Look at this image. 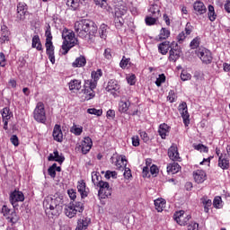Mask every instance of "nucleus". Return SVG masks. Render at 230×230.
Wrapping results in <instances>:
<instances>
[{
    "label": "nucleus",
    "mask_w": 230,
    "mask_h": 230,
    "mask_svg": "<svg viewBox=\"0 0 230 230\" xmlns=\"http://www.w3.org/2000/svg\"><path fill=\"white\" fill-rule=\"evenodd\" d=\"M68 87L70 91H80L82 89V81L78 79L71 80L68 83Z\"/></svg>",
    "instance_id": "473e14b6"
},
{
    "label": "nucleus",
    "mask_w": 230,
    "mask_h": 230,
    "mask_svg": "<svg viewBox=\"0 0 230 230\" xmlns=\"http://www.w3.org/2000/svg\"><path fill=\"white\" fill-rule=\"evenodd\" d=\"M46 54L49 57L51 64H55V46H53V41L45 42Z\"/></svg>",
    "instance_id": "6ab92c4d"
},
{
    "label": "nucleus",
    "mask_w": 230,
    "mask_h": 230,
    "mask_svg": "<svg viewBox=\"0 0 230 230\" xmlns=\"http://www.w3.org/2000/svg\"><path fill=\"white\" fill-rule=\"evenodd\" d=\"M77 213H84V203L78 202H70L65 208V215L68 218H75Z\"/></svg>",
    "instance_id": "39448f33"
},
{
    "label": "nucleus",
    "mask_w": 230,
    "mask_h": 230,
    "mask_svg": "<svg viewBox=\"0 0 230 230\" xmlns=\"http://www.w3.org/2000/svg\"><path fill=\"white\" fill-rule=\"evenodd\" d=\"M183 31L187 36L191 35V32L193 31V25H191L190 22H187L185 25V30Z\"/></svg>",
    "instance_id": "680f3d73"
},
{
    "label": "nucleus",
    "mask_w": 230,
    "mask_h": 230,
    "mask_svg": "<svg viewBox=\"0 0 230 230\" xmlns=\"http://www.w3.org/2000/svg\"><path fill=\"white\" fill-rule=\"evenodd\" d=\"M104 58H107V60H111L112 58V49H106L104 50Z\"/></svg>",
    "instance_id": "774afa93"
},
{
    "label": "nucleus",
    "mask_w": 230,
    "mask_h": 230,
    "mask_svg": "<svg viewBox=\"0 0 230 230\" xmlns=\"http://www.w3.org/2000/svg\"><path fill=\"white\" fill-rule=\"evenodd\" d=\"M107 30H109V26L107 24L105 23L101 24L99 28V35L101 39H103L104 40L105 39H107V33H109Z\"/></svg>",
    "instance_id": "ea45409f"
},
{
    "label": "nucleus",
    "mask_w": 230,
    "mask_h": 230,
    "mask_svg": "<svg viewBox=\"0 0 230 230\" xmlns=\"http://www.w3.org/2000/svg\"><path fill=\"white\" fill-rule=\"evenodd\" d=\"M200 202L204 208L205 213H209V208L213 206V201L211 199H208V196H204L200 199Z\"/></svg>",
    "instance_id": "72a5a7b5"
},
{
    "label": "nucleus",
    "mask_w": 230,
    "mask_h": 230,
    "mask_svg": "<svg viewBox=\"0 0 230 230\" xmlns=\"http://www.w3.org/2000/svg\"><path fill=\"white\" fill-rule=\"evenodd\" d=\"M186 37H188V35H186L184 31H181L180 34H178L177 40L179 44H182V42L186 40Z\"/></svg>",
    "instance_id": "338daca9"
},
{
    "label": "nucleus",
    "mask_w": 230,
    "mask_h": 230,
    "mask_svg": "<svg viewBox=\"0 0 230 230\" xmlns=\"http://www.w3.org/2000/svg\"><path fill=\"white\" fill-rule=\"evenodd\" d=\"M0 66L1 67H6V56L4 52H0Z\"/></svg>",
    "instance_id": "0e129e2a"
},
{
    "label": "nucleus",
    "mask_w": 230,
    "mask_h": 230,
    "mask_svg": "<svg viewBox=\"0 0 230 230\" xmlns=\"http://www.w3.org/2000/svg\"><path fill=\"white\" fill-rule=\"evenodd\" d=\"M57 164H53L49 169H48V173L49 176H51L52 179H55L57 177Z\"/></svg>",
    "instance_id": "5fc2aeb1"
},
{
    "label": "nucleus",
    "mask_w": 230,
    "mask_h": 230,
    "mask_svg": "<svg viewBox=\"0 0 230 230\" xmlns=\"http://www.w3.org/2000/svg\"><path fill=\"white\" fill-rule=\"evenodd\" d=\"M96 87V83H89L85 82L84 85V95L83 98L84 100H86L89 102V100H93L94 96H96V93H94V88Z\"/></svg>",
    "instance_id": "1a4fd4ad"
},
{
    "label": "nucleus",
    "mask_w": 230,
    "mask_h": 230,
    "mask_svg": "<svg viewBox=\"0 0 230 230\" xmlns=\"http://www.w3.org/2000/svg\"><path fill=\"white\" fill-rule=\"evenodd\" d=\"M93 148V139L89 137H84V139L81 142V145L77 146L78 150L82 151V154L85 155L91 151Z\"/></svg>",
    "instance_id": "2eb2a0df"
},
{
    "label": "nucleus",
    "mask_w": 230,
    "mask_h": 230,
    "mask_svg": "<svg viewBox=\"0 0 230 230\" xmlns=\"http://www.w3.org/2000/svg\"><path fill=\"white\" fill-rule=\"evenodd\" d=\"M170 30L166 29V28H162L160 30V33L158 35V40H166V39H168L170 37Z\"/></svg>",
    "instance_id": "a19ab883"
},
{
    "label": "nucleus",
    "mask_w": 230,
    "mask_h": 230,
    "mask_svg": "<svg viewBox=\"0 0 230 230\" xmlns=\"http://www.w3.org/2000/svg\"><path fill=\"white\" fill-rule=\"evenodd\" d=\"M62 39L64 40L61 47L62 55L69 53V50L78 44V39L75 37V32L71 30L65 28L62 31Z\"/></svg>",
    "instance_id": "20e7f679"
},
{
    "label": "nucleus",
    "mask_w": 230,
    "mask_h": 230,
    "mask_svg": "<svg viewBox=\"0 0 230 230\" xmlns=\"http://www.w3.org/2000/svg\"><path fill=\"white\" fill-rule=\"evenodd\" d=\"M70 132H72V134H75V136H82V132H84V128L82 126H77L74 124L70 129Z\"/></svg>",
    "instance_id": "c03bdc74"
},
{
    "label": "nucleus",
    "mask_w": 230,
    "mask_h": 230,
    "mask_svg": "<svg viewBox=\"0 0 230 230\" xmlns=\"http://www.w3.org/2000/svg\"><path fill=\"white\" fill-rule=\"evenodd\" d=\"M52 136L54 141L58 143H62L64 141V133L62 132V127L58 124H56L53 128Z\"/></svg>",
    "instance_id": "f3484780"
},
{
    "label": "nucleus",
    "mask_w": 230,
    "mask_h": 230,
    "mask_svg": "<svg viewBox=\"0 0 230 230\" xmlns=\"http://www.w3.org/2000/svg\"><path fill=\"white\" fill-rule=\"evenodd\" d=\"M2 213L4 217H5L6 219L11 222V224H16V222L19 221V216H17V212H15V209H11L6 205H4L2 207Z\"/></svg>",
    "instance_id": "9d476101"
},
{
    "label": "nucleus",
    "mask_w": 230,
    "mask_h": 230,
    "mask_svg": "<svg viewBox=\"0 0 230 230\" xmlns=\"http://www.w3.org/2000/svg\"><path fill=\"white\" fill-rule=\"evenodd\" d=\"M33 119L38 123H43L45 124L48 120L46 117V106L44 105V102H39L36 104V107L33 111Z\"/></svg>",
    "instance_id": "423d86ee"
},
{
    "label": "nucleus",
    "mask_w": 230,
    "mask_h": 230,
    "mask_svg": "<svg viewBox=\"0 0 230 230\" xmlns=\"http://www.w3.org/2000/svg\"><path fill=\"white\" fill-rule=\"evenodd\" d=\"M46 42H53V35L51 34V26L48 25L45 31Z\"/></svg>",
    "instance_id": "de8ad7c7"
},
{
    "label": "nucleus",
    "mask_w": 230,
    "mask_h": 230,
    "mask_svg": "<svg viewBox=\"0 0 230 230\" xmlns=\"http://www.w3.org/2000/svg\"><path fill=\"white\" fill-rule=\"evenodd\" d=\"M181 53H182V50L179 47V44L172 41L171 43V49L169 50V62H177L181 58Z\"/></svg>",
    "instance_id": "6e6552de"
},
{
    "label": "nucleus",
    "mask_w": 230,
    "mask_h": 230,
    "mask_svg": "<svg viewBox=\"0 0 230 230\" xmlns=\"http://www.w3.org/2000/svg\"><path fill=\"white\" fill-rule=\"evenodd\" d=\"M28 12V5L24 2H20L17 5L16 17L19 21H24L26 13Z\"/></svg>",
    "instance_id": "dca6fc26"
},
{
    "label": "nucleus",
    "mask_w": 230,
    "mask_h": 230,
    "mask_svg": "<svg viewBox=\"0 0 230 230\" xmlns=\"http://www.w3.org/2000/svg\"><path fill=\"white\" fill-rule=\"evenodd\" d=\"M43 208L49 217H58L63 209L62 199L57 196H48L43 201Z\"/></svg>",
    "instance_id": "f03ea898"
},
{
    "label": "nucleus",
    "mask_w": 230,
    "mask_h": 230,
    "mask_svg": "<svg viewBox=\"0 0 230 230\" xmlns=\"http://www.w3.org/2000/svg\"><path fill=\"white\" fill-rule=\"evenodd\" d=\"M75 31L80 39H84L90 44L94 42V36L98 31V26L90 20L75 22Z\"/></svg>",
    "instance_id": "f257e3e1"
},
{
    "label": "nucleus",
    "mask_w": 230,
    "mask_h": 230,
    "mask_svg": "<svg viewBox=\"0 0 230 230\" xmlns=\"http://www.w3.org/2000/svg\"><path fill=\"white\" fill-rule=\"evenodd\" d=\"M167 155L171 161H173V163H181L182 161L181 155H179V148H177V145L175 144H172L169 147Z\"/></svg>",
    "instance_id": "f8f14e48"
},
{
    "label": "nucleus",
    "mask_w": 230,
    "mask_h": 230,
    "mask_svg": "<svg viewBox=\"0 0 230 230\" xmlns=\"http://www.w3.org/2000/svg\"><path fill=\"white\" fill-rule=\"evenodd\" d=\"M171 128L166 123L160 124L158 134L163 139H166V136L170 134Z\"/></svg>",
    "instance_id": "b1692460"
},
{
    "label": "nucleus",
    "mask_w": 230,
    "mask_h": 230,
    "mask_svg": "<svg viewBox=\"0 0 230 230\" xmlns=\"http://www.w3.org/2000/svg\"><path fill=\"white\" fill-rule=\"evenodd\" d=\"M139 134L144 143H148V141H150V137H148V133H146V131H139Z\"/></svg>",
    "instance_id": "e2e57ef3"
},
{
    "label": "nucleus",
    "mask_w": 230,
    "mask_h": 230,
    "mask_svg": "<svg viewBox=\"0 0 230 230\" xmlns=\"http://www.w3.org/2000/svg\"><path fill=\"white\" fill-rule=\"evenodd\" d=\"M196 55L199 58L202 64H205L206 66H209V64L213 62V53L204 47L199 48V49L196 50Z\"/></svg>",
    "instance_id": "0eeeda50"
},
{
    "label": "nucleus",
    "mask_w": 230,
    "mask_h": 230,
    "mask_svg": "<svg viewBox=\"0 0 230 230\" xmlns=\"http://www.w3.org/2000/svg\"><path fill=\"white\" fill-rule=\"evenodd\" d=\"M88 114H93L94 116H102L103 114L102 110H96V108H90L87 110Z\"/></svg>",
    "instance_id": "13d9d810"
},
{
    "label": "nucleus",
    "mask_w": 230,
    "mask_h": 230,
    "mask_svg": "<svg viewBox=\"0 0 230 230\" xmlns=\"http://www.w3.org/2000/svg\"><path fill=\"white\" fill-rule=\"evenodd\" d=\"M77 191L80 192L82 199L87 197V191H85V181H84V180L78 181Z\"/></svg>",
    "instance_id": "4c0bfd02"
},
{
    "label": "nucleus",
    "mask_w": 230,
    "mask_h": 230,
    "mask_svg": "<svg viewBox=\"0 0 230 230\" xmlns=\"http://www.w3.org/2000/svg\"><path fill=\"white\" fill-rule=\"evenodd\" d=\"M193 8L196 15H204V13L208 12V9L206 8L204 3L200 1H196L193 4Z\"/></svg>",
    "instance_id": "412c9836"
},
{
    "label": "nucleus",
    "mask_w": 230,
    "mask_h": 230,
    "mask_svg": "<svg viewBox=\"0 0 230 230\" xmlns=\"http://www.w3.org/2000/svg\"><path fill=\"white\" fill-rule=\"evenodd\" d=\"M92 182H93L94 186L100 188L99 197L102 199H109V197L112 195V188H111L109 182L102 180V175H100V172H92Z\"/></svg>",
    "instance_id": "7ed1b4c3"
},
{
    "label": "nucleus",
    "mask_w": 230,
    "mask_h": 230,
    "mask_svg": "<svg viewBox=\"0 0 230 230\" xmlns=\"http://www.w3.org/2000/svg\"><path fill=\"white\" fill-rule=\"evenodd\" d=\"M95 4H97V6H100L101 8H107V0H93Z\"/></svg>",
    "instance_id": "69168bd1"
},
{
    "label": "nucleus",
    "mask_w": 230,
    "mask_h": 230,
    "mask_svg": "<svg viewBox=\"0 0 230 230\" xmlns=\"http://www.w3.org/2000/svg\"><path fill=\"white\" fill-rule=\"evenodd\" d=\"M119 83H118L117 80L111 79L108 82V84L106 86L107 93H111V94H116V93H119Z\"/></svg>",
    "instance_id": "a211bd4d"
},
{
    "label": "nucleus",
    "mask_w": 230,
    "mask_h": 230,
    "mask_svg": "<svg viewBox=\"0 0 230 230\" xmlns=\"http://www.w3.org/2000/svg\"><path fill=\"white\" fill-rule=\"evenodd\" d=\"M31 48H34L37 51H44L42 43L40 42V37H39V35H34L32 37Z\"/></svg>",
    "instance_id": "7c9ffc66"
},
{
    "label": "nucleus",
    "mask_w": 230,
    "mask_h": 230,
    "mask_svg": "<svg viewBox=\"0 0 230 230\" xmlns=\"http://www.w3.org/2000/svg\"><path fill=\"white\" fill-rule=\"evenodd\" d=\"M208 19L211 22L217 20V13H215V7L213 5H208Z\"/></svg>",
    "instance_id": "a18cd8bd"
},
{
    "label": "nucleus",
    "mask_w": 230,
    "mask_h": 230,
    "mask_svg": "<svg viewBox=\"0 0 230 230\" xmlns=\"http://www.w3.org/2000/svg\"><path fill=\"white\" fill-rule=\"evenodd\" d=\"M194 150H198V152H202V148H204V154H208L209 152V148L202 144H193Z\"/></svg>",
    "instance_id": "603ef678"
},
{
    "label": "nucleus",
    "mask_w": 230,
    "mask_h": 230,
    "mask_svg": "<svg viewBox=\"0 0 230 230\" xmlns=\"http://www.w3.org/2000/svg\"><path fill=\"white\" fill-rule=\"evenodd\" d=\"M148 12L152 17H161V7L157 4H151Z\"/></svg>",
    "instance_id": "2f4dec72"
},
{
    "label": "nucleus",
    "mask_w": 230,
    "mask_h": 230,
    "mask_svg": "<svg viewBox=\"0 0 230 230\" xmlns=\"http://www.w3.org/2000/svg\"><path fill=\"white\" fill-rule=\"evenodd\" d=\"M170 49H172L170 41H164L158 45V51L161 55H166Z\"/></svg>",
    "instance_id": "c85d7f7f"
},
{
    "label": "nucleus",
    "mask_w": 230,
    "mask_h": 230,
    "mask_svg": "<svg viewBox=\"0 0 230 230\" xmlns=\"http://www.w3.org/2000/svg\"><path fill=\"white\" fill-rule=\"evenodd\" d=\"M127 13V5L121 2L120 4H115V15L116 16H123Z\"/></svg>",
    "instance_id": "c756f323"
},
{
    "label": "nucleus",
    "mask_w": 230,
    "mask_h": 230,
    "mask_svg": "<svg viewBox=\"0 0 230 230\" xmlns=\"http://www.w3.org/2000/svg\"><path fill=\"white\" fill-rule=\"evenodd\" d=\"M165 82H166V75H164V74H161L156 79L155 84L157 85V87H161V85Z\"/></svg>",
    "instance_id": "4d7b16f0"
},
{
    "label": "nucleus",
    "mask_w": 230,
    "mask_h": 230,
    "mask_svg": "<svg viewBox=\"0 0 230 230\" xmlns=\"http://www.w3.org/2000/svg\"><path fill=\"white\" fill-rule=\"evenodd\" d=\"M199 46H200V37L197 36L190 41V47L191 49H197Z\"/></svg>",
    "instance_id": "3c124183"
},
{
    "label": "nucleus",
    "mask_w": 230,
    "mask_h": 230,
    "mask_svg": "<svg viewBox=\"0 0 230 230\" xmlns=\"http://www.w3.org/2000/svg\"><path fill=\"white\" fill-rule=\"evenodd\" d=\"M85 0H67L66 5L70 10H78L80 4H82Z\"/></svg>",
    "instance_id": "c9c22d12"
},
{
    "label": "nucleus",
    "mask_w": 230,
    "mask_h": 230,
    "mask_svg": "<svg viewBox=\"0 0 230 230\" xmlns=\"http://www.w3.org/2000/svg\"><path fill=\"white\" fill-rule=\"evenodd\" d=\"M178 111L183 119L185 127H188V125H190V113L188 112V104L186 102H183L178 106Z\"/></svg>",
    "instance_id": "4468645a"
},
{
    "label": "nucleus",
    "mask_w": 230,
    "mask_h": 230,
    "mask_svg": "<svg viewBox=\"0 0 230 230\" xmlns=\"http://www.w3.org/2000/svg\"><path fill=\"white\" fill-rule=\"evenodd\" d=\"M167 100L170 103H173L177 101V93H175V90H170Z\"/></svg>",
    "instance_id": "864d4df0"
},
{
    "label": "nucleus",
    "mask_w": 230,
    "mask_h": 230,
    "mask_svg": "<svg viewBox=\"0 0 230 230\" xmlns=\"http://www.w3.org/2000/svg\"><path fill=\"white\" fill-rule=\"evenodd\" d=\"M9 200L13 208L17 209L19 208V202H24V193H22V191L14 190L11 192Z\"/></svg>",
    "instance_id": "9b49d317"
},
{
    "label": "nucleus",
    "mask_w": 230,
    "mask_h": 230,
    "mask_svg": "<svg viewBox=\"0 0 230 230\" xmlns=\"http://www.w3.org/2000/svg\"><path fill=\"white\" fill-rule=\"evenodd\" d=\"M218 166L221 170H229V160L227 155L221 154L218 157Z\"/></svg>",
    "instance_id": "4be33fe9"
},
{
    "label": "nucleus",
    "mask_w": 230,
    "mask_h": 230,
    "mask_svg": "<svg viewBox=\"0 0 230 230\" xmlns=\"http://www.w3.org/2000/svg\"><path fill=\"white\" fill-rule=\"evenodd\" d=\"M103 76V72L102 69H97L96 71H93L91 74V77L93 80L87 81L89 84H95V86L98 85V80Z\"/></svg>",
    "instance_id": "a878e982"
},
{
    "label": "nucleus",
    "mask_w": 230,
    "mask_h": 230,
    "mask_svg": "<svg viewBox=\"0 0 230 230\" xmlns=\"http://www.w3.org/2000/svg\"><path fill=\"white\" fill-rule=\"evenodd\" d=\"M48 161H56V163L62 164L66 161V157L60 155L58 150H55L53 154H49Z\"/></svg>",
    "instance_id": "393cba45"
},
{
    "label": "nucleus",
    "mask_w": 230,
    "mask_h": 230,
    "mask_svg": "<svg viewBox=\"0 0 230 230\" xmlns=\"http://www.w3.org/2000/svg\"><path fill=\"white\" fill-rule=\"evenodd\" d=\"M2 114V119H11L12 116H13V113L10 111V109L8 107L4 108L1 111Z\"/></svg>",
    "instance_id": "79ce46f5"
},
{
    "label": "nucleus",
    "mask_w": 230,
    "mask_h": 230,
    "mask_svg": "<svg viewBox=\"0 0 230 230\" xmlns=\"http://www.w3.org/2000/svg\"><path fill=\"white\" fill-rule=\"evenodd\" d=\"M181 172V165L175 162L169 164L167 165V173L170 175H175V173H179Z\"/></svg>",
    "instance_id": "cd10ccee"
},
{
    "label": "nucleus",
    "mask_w": 230,
    "mask_h": 230,
    "mask_svg": "<svg viewBox=\"0 0 230 230\" xmlns=\"http://www.w3.org/2000/svg\"><path fill=\"white\" fill-rule=\"evenodd\" d=\"M127 82L129 85H136V75L131 74L127 75Z\"/></svg>",
    "instance_id": "052dcab7"
},
{
    "label": "nucleus",
    "mask_w": 230,
    "mask_h": 230,
    "mask_svg": "<svg viewBox=\"0 0 230 230\" xmlns=\"http://www.w3.org/2000/svg\"><path fill=\"white\" fill-rule=\"evenodd\" d=\"M128 107H130V102H123L120 101L119 102V111L120 112H127V111H128Z\"/></svg>",
    "instance_id": "37998d69"
},
{
    "label": "nucleus",
    "mask_w": 230,
    "mask_h": 230,
    "mask_svg": "<svg viewBox=\"0 0 230 230\" xmlns=\"http://www.w3.org/2000/svg\"><path fill=\"white\" fill-rule=\"evenodd\" d=\"M191 219V216L186 215L184 210H180L174 214V220L179 226H186Z\"/></svg>",
    "instance_id": "ddd939ff"
},
{
    "label": "nucleus",
    "mask_w": 230,
    "mask_h": 230,
    "mask_svg": "<svg viewBox=\"0 0 230 230\" xmlns=\"http://www.w3.org/2000/svg\"><path fill=\"white\" fill-rule=\"evenodd\" d=\"M128 64H130V58H127L123 56L119 62V67H121V69H127V66H128Z\"/></svg>",
    "instance_id": "6e6d98bb"
},
{
    "label": "nucleus",
    "mask_w": 230,
    "mask_h": 230,
    "mask_svg": "<svg viewBox=\"0 0 230 230\" xmlns=\"http://www.w3.org/2000/svg\"><path fill=\"white\" fill-rule=\"evenodd\" d=\"M116 166L118 170H121V171L127 168V158L125 157V155H121L120 160L119 158L117 159Z\"/></svg>",
    "instance_id": "58836bf2"
},
{
    "label": "nucleus",
    "mask_w": 230,
    "mask_h": 230,
    "mask_svg": "<svg viewBox=\"0 0 230 230\" xmlns=\"http://www.w3.org/2000/svg\"><path fill=\"white\" fill-rule=\"evenodd\" d=\"M181 79L182 82L191 80V74L188 73L186 70H182L181 74Z\"/></svg>",
    "instance_id": "bf43d9fd"
},
{
    "label": "nucleus",
    "mask_w": 230,
    "mask_h": 230,
    "mask_svg": "<svg viewBox=\"0 0 230 230\" xmlns=\"http://www.w3.org/2000/svg\"><path fill=\"white\" fill-rule=\"evenodd\" d=\"M122 16H116L114 20L115 27L119 30L125 24V21L121 18Z\"/></svg>",
    "instance_id": "8fccbe9b"
},
{
    "label": "nucleus",
    "mask_w": 230,
    "mask_h": 230,
    "mask_svg": "<svg viewBox=\"0 0 230 230\" xmlns=\"http://www.w3.org/2000/svg\"><path fill=\"white\" fill-rule=\"evenodd\" d=\"M87 64L85 57L80 56L73 62V67H84Z\"/></svg>",
    "instance_id": "e433bc0d"
},
{
    "label": "nucleus",
    "mask_w": 230,
    "mask_h": 230,
    "mask_svg": "<svg viewBox=\"0 0 230 230\" xmlns=\"http://www.w3.org/2000/svg\"><path fill=\"white\" fill-rule=\"evenodd\" d=\"M193 177L195 182H197L198 184H202V182H204V181H206L207 179L206 172L202 170H197L196 172H194Z\"/></svg>",
    "instance_id": "5701e85b"
},
{
    "label": "nucleus",
    "mask_w": 230,
    "mask_h": 230,
    "mask_svg": "<svg viewBox=\"0 0 230 230\" xmlns=\"http://www.w3.org/2000/svg\"><path fill=\"white\" fill-rule=\"evenodd\" d=\"M213 206L216 209H221L222 208V197L217 196L214 198Z\"/></svg>",
    "instance_id": "09e8293b"
},
{
    "label": "nucleus",
    "mask_w": 230,
    "mask_h": 230,
    "mask_svg": "<svg viewBox=\"0 0 230 230\" xmlns=\"http://www.w3.org/2000/svg\"><path fill=\"white\" fill-rule=\"evenodd\" d=\"M8 40H10V31H8L6 25H2L0 31V44H4V42H8Z\"/></svg>",
    "instance_id": "aec40b11"
},
{
    "label": "nucleus",
    "mask_w": 230,
    "mask_h": 230,
    "mask_svg": "<svg viewBox=\"0 0 230 230\" xmlns=\"http://www.w3.org/2000/svg\"><path fill=\"white\" fill-rule=\"evenodd\" d=\"M158 19H159V17L146 16L145 19L146 26H154V24H155V22H157Z\"/></svg>",
    "instance_id": "49530a36"
},
{
    "label": "nucleus",
    "mask_w": 230,
    "mask_h": 230,
    "mask_svg": "<svg viewBox=\"0 0 230 230\" xmlns=\"http://www.w3.org/2000/svg\"><path fill=\"white\" fill-rule=\"evenodd\" d=\"M89 224H91V218L89 217L78 219L75 230H85L87 227H89Z\"/></svg>",
    "instance_id": "bb28decb"
},
{
    "label": "nucleus",
    "mask_w": 230,
    "mask_h": 230,
    "mask_svg": "<svg viewBox=\"0 0 230 230\" xmlns=\"http://www.w3.org/2000/svg\"><path fill=\"white\" fill-rule=\"evenodd\" d=\"M155 207L158 213H163L164 208H166V200L164 199H157L155 200Z\"/></svg>",
    "instance_id": "f704fd0d"
}]
</instances>
